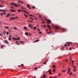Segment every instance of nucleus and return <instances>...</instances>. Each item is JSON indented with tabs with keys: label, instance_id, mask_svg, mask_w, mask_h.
Wrapping results in <instances>:
<instances>
[{
	"label": "nucleus",
	"instance_id": "obj_1",
	"mask_svg": "<svg viewBox=\"0 0 78 78\" xmlns=\"http://www.w3.org/2000/svg\"><path fill=\"white\" fill-rule=\"evenodd\" d=\"M11 5H14L15 6H16V7H17V6H20L19 5V4H18V5H17L16 3H11Z\"/></svg>",
	"mask_w": 78,
	"mask_h": 78
},
{
	"label": "nucleus",
	"instance_id": "obj_2",
	"mask_svg": "<svg viewBox=\"0 0 78 78\" xmlns=\"http://www.w3.org/2000/svg\"><path fill=\"white\" fill-rule=\"evenodd\" d=\"M29 26L30 28H31V30H33V28H32L33 27V26L31 24H29Z\"/></svg>",
	"mask_w": 78,
	"mask_h": 78
},
{
	"label": "nucleus",
	"instance_id": "obj_3",
	"mask_svg": "<svg viewBox=\"0 0 78 78\" xmlns=\"http://www.w3.org/2000/svg\"><path fill=\"white\" fill-rule=\"evenodd\" d=\"M55 30H59L60 28L58 26H56L54 27Z\"/></svg>",
	"mask_w": 78,
	"mask_h": 78
},
{
	"label": "nucleus",
	"instance_id": "obj_4",
	"mask_svg": "<svg viewBox=\"0 0 78 78\" xmlns=\"http://www.w3.org/2000/svg\"><path fill=\"white\" fill-rule=\"evenodd\" d=\"M13 40H19V39H20V38H15L14 37H13Z\"/></svg>",
	"mask_w": 78,
	"mask_h": 78
},
{
	"label": "nucleus",
	"instance_id": "obj_5",
	"mask_svg": "<svg viewBox=\"0 0 78 78\" xmlns=\"http://www.w3.org/2000/svg\"><path fill=\"white\" fill-rule=\"evenodd\" d=\"M62 30L63 32H64V31H67V30L66 29L62 28Z\"/></svg>",
	"mask_w": 78,
	"mask_h": 78
},
{
	"label": "nucleus",
	"instance_id": "obj_6",
	"mask_svg": "<svg viewBox=\"0 0 78 78\" xmlns=\"http://www.w3.org/2000/svg\"><path fill=\"white\" fill-rule=\"evenodd\" d=\"M67 45H68V46H70V44H72V42H67Z\"/></svg>",
	"mask_w": 78,
	"mask_h": 78
},
{
	"label": "nucleus",
	"instance_id": "obj_7",
	"mask_svg": "<svg viewBox=\"0 0 78 78\" xmlns=\"http://www.w3.org/2000/svg\"><path fill=\"white\" fill-rule=\"evenodd\" d=\"M4 43H5V44H9L8 42L6 40H4Z\"/></svg>",
	"mask_w": 78,
	"mask_h": 78
},
{
	"label": "nucleus",
	"instance_id": "obj_8",
	"mask_svg": "<svg viewBox=\"0 0 78 78\" xmlns=\"http://www.w3.org/2000/svg\"><path fill=\"white\" fill-rule=\"evenodd\" d=\"M47 22H48V23H51V21L49 20H47Z\"/></svg>",
	"mask_w": 78,
	"mask_h": 78
},
{
	"label": "nucleus",
	"instance_id": "obj_9",
	"mask_svg": "<svg viewBox=\"0 0 78 78\" xmlns=\"http://www.w3.org/2000/svg\"><path fill=\"white\" fill-rule=\"evenodd\" d=\"M25 35H26V36H28L29 35V34H28L27 32H26L25 33Z\"/></svg>",
	"mask_w": 78,
	"mask_h": 78
},
{
	"label": "nucleus",
	"instance_id": "obj_10",
	"mask_svg": "<svg viewBox=\"0 0 78 78\" xmlns=\"http://www.w3.org/2000/svg\"><path fill=\"white\" fill-rule=\"evenodd\" d=\"M48 71L49 73V74H50V75H51V74H52V73H51V72L50 71V69H49Z\"/></svg>",
	"mask_w": 78,
	"mask_h": 78
},
{
	"label": "nucleus",
	"instance_id": "obj_11",
	"mask_svg": "<svg viewBox=\"0 0 78 78\" xmlns=\"http://www.w3.org/2000/svg\"><path fill=\"white\" fill-rule=\"evenodd\" d=\"M18 3H22L23 4V2H22L21 1H18Z\"/></svg>",
	"mask_w": 78,
	"mask_h": 78
},
{
	"label": "nucleus",
	"instance_id": "obj_12",
	"mask_svg": "<svg viewBox=\"0 0 78 78\" xmlns=\"http://www.w3.org/2000/svg\"><path fill=\"white\" fill-rule=\"evenodd\" d=\"M10 14H7V15L6 16V17H9V16H10Z\"/></svg>",
	"mask_w": 78,
	"mask_h": 78
},
{
	"label": "nucleus",
	"instance_id": "obj_13",
	"mask_svg": "<svg viewBox=\"0 0 78 78\" xmlns=\"http://www.w3.org/2000/svg\"><path fill=\"white\" fill-rule=\"evenodd\" d=\"M43 78H46L45 77H46V75L44 74L43 76Z\"/></svg>",
	"mask_w": 78,
	"mask_h": 78
},
{
	"label": "nucleus",
	"instance_id": "obj_14",
	"mask_svg": "<svg viewBox=\"0 0 78 78\" xmlns=\"http://www.w3.org/2000/svg\"><path fill=\"white\" fill-rule=\"evenodd\" d=\"M10 19H12V20H14L16 19V18H15L14 17H13V18L11 17Z\"/></svg>",
	"mask_w": 78,
	"mask_h": 78
},
{
	"label": "nucleus",
	"instance_id": "obj_15",
	"mask_svg": "<svg viewBox=\"0 0 78 78\" xmlns=\"http://www.w3.org/2000/svg\"><path fill=\"white\" fill-rule=\"evenodd\" d=\"M47 27H48L49 29V30H51V28H50V25H48Z\"/></svg>",
	"mask_w": 78,
	"mask_h": 78
},
{
	"label": "nucleus",
	"instance_id": "obj_16",
	"mask_svg": "<svg viewBox=\"0 0 78 78\" xmlns=\"http://www.w3.org/2000/svg\"><path fill=\"white\" fill-rule=\"evenodd\" d=\"M24 28L25 30H28V29L26 27H24Z\"/></svg>",
	"mask_w": 78,
	"mask_h": 78
},
{
	"label": "nucleus",
	"instance_id": "obj_17",
	"mask_svg": "<svg viewBox=\"0 0 78 78\" xmlns=\"http://www.w3.org/2000/svg\"><path fill=\"white\" fill-rule=\"evenodd\" d=\"M5 29H8L9 28V27L8 26L5 27Z\"/></svg>",
	"mask_w": 78,
	"mask_h": 78
},
{
	"label": "nucleus",
	"instance_id": "obj_18",
	"mask_svg": "<svg viewBox=\"0 0 78 78\" xmlns=\"http://www.w3.org/2000/svg\"><path fill=\"white\" fill-rule=\"evenodd\" d=\"M70 72V68H69L68 69V72H67L68 73H69Z\"/></svg>",
	"mask_w": 78,
	"mask_h": 78
},
{
	"label": "nucleus",
	"instance_id": "obj_19",
	"mask_svg": "<svg viewBox=\"0 0 78 78\" xmlns=\"http://www.w3.org/2000/svg\"><path fill=\"white\" fill-rule=\"evenodd\" d=\"M10 11H12V12H16V11L12 10H10Z\"/></svg>",
	"mask_w": 78,
	"mask_h": 78
},
{
	"label": "nucleus",
	"instance_id": "obj_20",
	"mask_svg": "<svg viewBox=\"0 0 78 78\" xmlns=\"http://www.w3.org/2000/svg\"><path fill=\"white\" fill-rule=\"evenodd\" d=\"M70 61H71L72 63L73 64V63H74L73 60H71Z\"/></svg>",
	"mask_w": 78,
	"mask_h": 78
},
{
	"label": "nucleus",
	"instance_id": "obj_21",
	"mask_svg": "<svg viewBox=\"0 0 78 78\" xmlns=\"http://www.w3.org/2000/svg\"><path fill=\"white\" fill-rule=\"evenodd\" d=\"M24 15L27 18V17H28V16H27V15H26L25 14H24Z\"/></svg>",
	"mask_w": 78,
	"mask_h": 78
},
{
	"label": "nucleus",
	"instance_id": "obj_22",
	"mask_svg": "<svg viewBox=\"0 0 78 78\" xmlns=\"http://www.w3.org/2000/svg\"><path fill=\"white\" fill-rule=\"evenodd\" d=\"M47 62H48V60H47L46 61L44 62V64H46V63Z\"/></svg>",
	"mask_w": 78,
	"mask_h": 78
},
{
	"label": "nucleus",
	"instance_id": "obj_23",
	"mask_svg": "<svg viewBox=\"0 0 78 78\" xmlns=\"http://www.w3.org/2000/svg\"><path fill=\"white\" fill-rule=\"evenodd\" d=\"M52 67H53V68H54V69H55V68L56 67V66H55V65H53V66H52Z\"/></svg>",
	"mask_w": 78,
	"mask_h": 78
},
{
	"label": "nucleus",
	"instance_id": "obj_24",
	"mask_svg": "<svg viewBox=\"0 0 78 78\" xmlns=\"http://www.w3.org/2000/svg\"><path fill=\"white\" fill-rule=\"evenodd\" d=\"M0 11H6V10H3L2 9H0Z\"/></svg>",
	"mask_w": 78,
	"mask_h": 78
},
{
	"label": "nucleus",
	"instance_id": "obj_25",
	"mask_svg": "<svg viewBox=\"0 0 78 78\" xmlns=\"http://www.w3.org/2000/svg\"><path fill=\"white\" fill-rule=\"evenodd\" d=\"M36 27H34V29H33V30H36Z\"/></svg>",
	"mask_w": 78,
	"mask_h": 78
},
{
	"label": "nucleus",
	"instance_id": "obj_26",
	"mask_svg": "<svg viewBox=\"0 0 78 78\" xmlns=\"http://www.w3.org/2000/svg\"><path fill=\"white\" fill-rule=\"evenodd\" d=\"M20 43H24V42H23V41H20Z\"/></svg>",
	"mask_w": 78,
	"mask_h": 78
},
{
	"label": "nucleus",
	"instance_id": "obj_27",
	"mask_svg": "<svg viewBox=\"0 0 78 78\" xmlns=\"http://www.w3.org/2000/svg\"><path fill=\"white\" fill-rule=\"evenodd\" d=\"M24 12H26V13H27L28 14H29V12H27V11H24Z\"/></svg>",
	"mask_w": 78,
	"mask_h": 78
},
{
	"label": "nucleus",
	"instance_id": "obj_28",
	"mask_svg": "<svg viewBox=\"0 0 78 78\" xmlns=\"http://www.w3.org/2000/svg\"><path fill=\"white\" fill-rule=\"evenodd\" d=\"M38 41H39V40H36L35 42H38Z\"/></svg>",
	"mask_w": 78,
	"mask_h": 78
},
{
	"label": "nucleus",
	"instance_id": "obj_29",
	"mask_svg": "<svg viewBox=\"0 0 78 78\" xmlns=\"http://www.w3.org/2000/svg\"><path fill=\"white\" fill-rule=\"evenodd\" d=\"M55 72V69H54L53 70V72Z\"/></svg>",
	"mask_w": 78,
	"mask_h": 78
},
{
	"label": "nucleus",
	"instance_id": "obj_30",
	"mask_svg": "<svg viewBox=\"0 0 78 78\" xmlns=\"http://www.w3.org/2000/svg\"><path fill=\"white\" fill-rule=\"evenodd\" d=\"M62 72H66V71H65V70H62Z\"/></svg>",
	"mask_w": 78,
	"mask_h": 78
},
{
	"label": "nucleus",
	"instance_id": "obj_31",
	"mask_svg": "<svg viewBox=\"0 0 78 78\" xmlns=\"http://www.w3.org/2000/svg\"><path fill=\"white\" fill-rule=\"evenodd\" d=\"M72 74H73V73H69V74L70 75H72Z\"/></svg>",
	"mask_w": 78,
	"mask_h": 78
},
{
	"label": "nucleus",
	"instance_id": "obj_32",
	"mask_svg": "<svg viewBox=\"0 0 78 78\" xmlns=\"http://www.w3.org/2000/svg\"><path fill=\"white\" fill-rule=\"evenodd\" d=\"M11 8H12V9H14V7H12V6L10 7Z\"/></svg>",
	"mask_w": 78,
	"mask_h": 78
},
{
	"label": "nucleus",
	"instance_id": "obj_33",
	"mask_svg": "<svg viewBox=\"0 0 78 78\" xmlns=\"http://www.w3.org/2000/svg\"><path fill=\"white\" fill-rule=\"evenodd\" d=\"M6 33V31L5 30V31H4V33L5 34Z\"/></svg>",
	"mask_w": 78,
	"mask_h": 78
},
{
	"label": "nucleus",
	"instance_id": "obj_34",
	"mask_svg": "<svg viewBox=\"0 0 78 78\" xmlns=\"http://www.w3.org/2000/svg\"><path fill=\"white\" fill-rule=\"evenodd\" d=\"M11 38H9V41H11Z\"/></svg>",
	"mask_w": 78,
	"mask_h": 78
},
{
	"label": "nucleus",
	"instance_id": "obj_35",
	"mask_svg": "<svg viewBox=\"0 0 78 78\" xmlns=\"http://www.w3.org/2000/svg\"><path fill=\"white\" fill-rule=\"evenodd\" d=\"M29 16H31V17H33V16H34L33 15H31V14H30L29 15Z\"/></svg>",
	"mask_w": 78,
	"mask_h": 78
},
{
	"label": "nucleus",
	"instance_id": "obj_36",
	"mask_svg": "<svg viewBox=\"0 0 78 78\" xmlns=\"http://www.w3.org/2000/svg\"><path fill=\"white\" fill-rule=\"evenodd\" d=\"M0 7L1 8H3V6L2 5H0Z\"/></svg>",
	"mask_w": 78,
	"mask_h": 78
},
{
	"label": "nucleus",
	"instance_id": "obj_37",
	"mask_svg": "<svg viewBox=\"0 0 78 78\" xmlns=\"http://www.w3.org/2000/svg\"><path fill=\"white\" fill-rule=\"evenodd\" d=\"M63 49H64V47H62V51H63Z\"/></svg>",
	"mask_w": 78,
	"mask_h": 78
},
{
	"label": "nucleus",
	"instance_id": "obj_38",
	"mask_svg": "<svg viewBox=\"0 0 78 78\" xmlns=\"http://www.w3.org/2000/svg\"><path fill=\"white\" fill-rule=\"evenodd\" d=\"M39 17H40V18H41V17H42V16H41V15H40L39 16Z\"/></svg>",
	"mask_w": 78,
	"mask_h": 78
},
{
	"label": "nucleus",
	"instance_id": "obj_39",
	"mask_svg": "<svg viewBox=\"0 0 78 78\" xmlns=\"http://www.w3.org/2000/svg\"><path fill=\"white\" fill-rule=\"evenodd\" d=\"M9 34V32H7V33H6V34H7V35H8Z\"/></svg>",
	"mask_w": 78,
	"mask_h": 78
},
{
	"label": "nucleus",
	"instance_id": "obj_40",
	"mask_svg": "<svg viewBox=\"0 0 78 78\" xmlns=\"http://www.w3.org/2000/svg\"><path fill=\"white\" fill-rule=\"evenodd\" d=\"M75 67H76V66H73V68H74V69H75Z\"/></svg>",
	"mask_w": 78,
	"mask_h": 78
},
{
	"label": "nucleus",
	"instance_id": "obj_41",
	"mask_svg": "<svg viewBox=\"0 0 78 78\" xmlns=\"http://www.w3.org/2000/svg\"><path fill=\"white\" fill-rule=\"evenodd\" d=\"M43 27H44V28H46V26H45V25H44V26H43Z\"/></svg>",
	"mask_w": 78,
	"mask_h": 78
},
{
	"label": "nucleus",
	"instance_id": "obj_42",
	"mask_svg": "<svg viewBox=\"0 0 78 78\" xmlns=\"http://www.w3.org/2000/svg\"><path fill=\"white\" fill-rule=\"evenodd\" d=\"M21 8L22 9H25V8H24V7H21Z\"/></svg>",
	"mask_w": 78,
	"mask_h": 78
},
{
	"label": "nucleus",
	"instance_id": "obj_43",
	"mask_svg": "<svg viewBox=\"0 0 78 78\" xmlns=\"http://www.w3.org/2000/svg\"><path fill=\"white\" fill-rule=\"evenodd\" d=\"M34 18L35 20H36L37 19V18H36V17L35 16H34Z\"/></svg>",
	"mask_w": 78,
	"mask_h": 78
},
{
	"label": "nucleus",
	"instance_id": "obj_44",
	"mask_svg": "<svg viewBox=\"0 0 78 78\" xmlns=\"http://www.w3.org/2000/svg\"><path fill=\"white\" fill-rule=\"evenodd\" d=\"M2 3H5V1H3L2 2Z\"/></svg>",
	"mask_w": 78,
	"mask_h": 78
},
{
	"label": "nucleus",
	"instance_id": "obj_45",
	"mask_svg": "<svg viewBox=\"0 0 78 78\" xmlns=\"http://www.w3.org/2000/svg\"><path fill=\"white\" fill-rule=\"evenodd\" d=\"M69 50H72V48H70Z\"/></svg>",
	"mask_w": 78,
	"mask_h": 78
},
{
	"label": "nucleus",
	"instance_id": "obj_46",
	"mask_svg": "<svg viewBox=\"0 0 78 78\" xmlns=\"http://www.w3.org/2000/svg\"><path fill=\"white\" fill-rule=\"evenodd\" d=\"M32 8H33V9H34V8H35V7L34 6H32Z\"/></svg>",
	"mask_w": 78,
	"mask_h": 78
},
{
	"label": "nucleus",
	"instance_id": "obj_47",
	"mask_svg": "<svg viewBox=\"0 0 78 78\" xmlns=\"http://www.w3.org/2000/svg\"><path fill=\"white\" fill-rule=\"evenodd\" d=\"M9 37L10 38H11V37H12V36H11V35H10Z\"/></svg>",
	"mask_w": 78,
	"mask_h": 78
},
{
	"label": "nucleus",
	"instance_id": "obj_48",
	"mask_svg": "<svg viewBox=\"0 0 78 78\" xmlns=\"http://www.w3.org/2000/svg\"><path fill=\"white\" fill-rule=\"evenodd\" d=\"M29 18L30 19H32V20H34V19L31 18Z\"/></svg>",
	"mask_w": 78,
	"mask_h": 78
},
{
	"label": "nucleus",
	"instance_id": "obj_49",
	"mask_svg": "<svg viewBox=\"0 0 78 78\" xmlns=\"http://www.w3.org/2000/svg\"><path fill=\"white\" fill-rule=\"evenodd\" d=\"M42 23H45V22H44V21H42Z\"/></svg>",
	"mask_w": 78,
	"mask_h": 78
},
{
	"label": "nucleus",
	"instance_id": "obj_50",
	"mask_svg": "<svg viewBox=\"0 0 78 78\" xmlns=\"http://www.w3.org/2000/svg\"><path fill=\"white\" fill-rule=\"evenodd\" d=\"M61 74H58V76H61Z\"/></svg>",
	"mask_w": 78,
	"mask_h": 78
},
{
	"label": "nucleus",
	"instance_id": "obj_51",
	"mask_svg": "<svg viewBox=\"0 0 78 78\" xmlns=\"http://www.w3.org/2000/svg\"><path fill=\"white\" fill-rule=\"evenodd\" d=\"M18 11H19L20 12L21 11V10H18Z\"/></svg>",
	"mask_w": 78,
	"mask_h": 78
},
{
	"label": "nucleus",
	"instance_id": "obj_52",
	"mask_svg": "<svg viewBox=\"0 0 78 78\" xmlns=\"http://www.w3.org/2000/svg\"><path fill=\"white\" fill-rule=\"evenodd\" d=\"M45 20H46V21H47V20H48L47 19V18H45Z\"/></svg>",
	"mask_w": 78,
	"mask_h": 78
},
{
	"label": "nucleus",
	"instance_id": "obj_53",
	"mask_svg": "<svg viewBox=\"0 0 78 78\" xmlns=\"http://www.w3.org/2000/svg\"><path fill=\"white\" fill-rule=\"evenodd\" d=\"M29 35H30V36H31V34L30 33H29Z\"/></svg>",
	"mask_w": 78,
	"mask_h": 78
},
{
	"label": "nucleus",
	"instance_id": "obj_54",
	"mask_svg": "<svg viewBox=\"0 0 78 78\" xmlns=\"http://www.w3.org/2000/svg\"><path fill=\"white\" fill-rule=\"evenodd\" d=\"M21 66H22V67H23V64H21Z\"/></svg>",
	"mask_w": 78,
	"mask_h": 78
},
{
	"label": "nucleus",
	"instance_id": "obj_55",
	"mask_svg": "<svg viewBox=\"0 0 78 78\" xmlns=\"http://www.w3.org/2000/svg\"><path fill=\"white\" fill-rule=\"evenodd\" d=\"M1 48H3V46H1Z\"/></svg>",
	"mask_w": 78,
	"mask_h": 78
},
{
	"label": "nucleus",
	"instance_id": "obj_56",
	"mask_svg": "<svg viewBox=\"0 0 78 78\" xmlns=\"http://www.w3.org/2000/svg\"><path fill=\"white\" fill-rule=\"evenodd\" d=\"M14 29H16V30L17 29L16 27H14Z\"/></svg>",
	"mask_w": 78,
	"mask_h": 78
},
{
	"label": "nucleus",
	"instance_id": "obj_57",
	"mask_svg": "<svg viewBox=\"0 0 78 78\" xmlns=\"http://www.w3.org/2000/svg\"><path fill=\"white\" fill-rule=\"evenodd\" d=\"M65 61H66V62H67V61H68V60H67V59H66V60H65Z\"/></svg>",
	"mask_w": 78,
	"mask_h": 78
},
{
	"label": "nucleus",
	"instance_id": "obj_58",
	"mask_svg": "<svg viewBox=\"0 0 78 78\" xmlns=\"http://www.w3.org/2000/svg\"><path fill=\"white\" fill-rule=\"evenodd\" d=\"M15 18H16V19H17V18H18V17H17V16H16V17Z\"/></svg>",
	"mask_w": 78,
	"mask_h": 78
},
{
	"label": "nucleus",
	"instance_id": "obj_59",
	"mask_svg": "<svg viewBox=\"0 0 78 78\" xmlns=\"http://www.w3.org/2000/svg\"><path fill=\"white\" fill-rule=\"evenodd\" d=\"M3 14H4V15H5V14H6V13L5 12H4L3 13Z\"/></svg>",
	"mask_w": 78,
	"mask_h": 78
},
{
	"label": "nucleus",
	"instance_id": "obj_60",
	"mask_svg": "<svg viewBox=\"0 0 78 78\" xmlns=\"http://www.w3.org/2000/svg\"><path fill=\"white\" fill-rule=\"evenodd\" d=\"M66 46H67V45H66V44L64 45V47H66Z\"/></svg>",
	"mask_w": 78,
	"mask_h": 78
},
{
	"label": "nucleus",
	"instance_id": "obj_61",
	"mask_svg": "<svg viewBox=\"0 0 78 78\" xmlns=\"http://www.w3.org/2000/svg\"><path fill=\"white\" fill-rule=\"evenodd\" d=\"M27 7H30V6L28 5H27Z\"/></svg>",
	"mask_w": 78,
	"mask_h": 78
},
{
	"label": "nucleus",
	"instance_id": "obj_62",
	"mask_svg": "<svg viewBox=\"0 0 78 78\" xmlns=\"http://www.w3.org/2000/svg\"><path fill=\"white\" fill-rule=\"evenodd\" d=\"M35 69H37V67H35Z\"/></svg>",
	"mask_w": 78,
	"mask_h": 78
},
{
	"label": "nucleus",
	"instance_id": "obj_63",
	"mask_svg": "<svg viewBox=\"0 0 78 78\" xmlns=\"http://www.w3.org/2000/svg\"><path fill=\"white\" fill-rule=\"evenodd\" d=\"M30 22H33V21H32V20H31L30 21Z\"/></svg>",
	"mask_w": 78,
	"mask_h": 78
},
{
	"label": "nucleus",
	"instance_id": "obj_64",
	"mask_svg": "<svg viewBox=\"0 0 78 78\" xmlns=\"http://www.w3.org/2000/svg\"><path fill=\"white\" fill-rule=\"evenodd\" d=\"M39 33L40 34H41L42 33V32H39Z\"/></svg>",
	"mask_w": 78,
	"mask_h": 78
}]
</instances>
